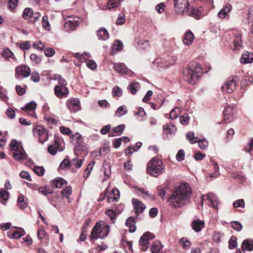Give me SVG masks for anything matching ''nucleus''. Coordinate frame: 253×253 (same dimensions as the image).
Returning a JSON list of instances; mask_svg holds the SVG:
<instances>
[{"label":"nucleus","instance_id":"1","mask_svg":"<svg viewBox=\"0 0 253 253\" xmlns=\"http://www.w3.org/2000/svg\"><path fill=\"white\" fill-rule=\"evenodd\" d=\"M192 189L187 183H181L168 198V202L175 208L184 205L191 198Z\"/></svg>","mask_w":253,"mask_h":253},{"label":"nucleus","instance_id":"2","mask_svg":"<svg viewBox=\"0 0 253 253\" xmlns=\"http://www.w3.org/2000/svg\"><path fill=\"white\" fill-rule=\"evenodd\" d=\"M202 74L201 65L197 62H191L188 64V68L183 70V79L189 84H194Z\"/></svg>","mask_w":253,"mask_h":253},{"label":"nucleus","instance_id":"3","mask_svg":"<svg viewBox=\"0 0 253 253\" xmlns=\"http://www.w3.org/2000/svg\"><path fill=\"white\" fill-rule=\"evenodd\" d=\"M165 170V166L162 161L157 157L152 158L147 164V173L154 177L162 174Z\"/></svg>","mask_w":253,"mask_h":253},{"label":"nucleus","instance_id":"4","mask_svg":"<svg viewBox=\"0 0 253 253\" xmlns=\"http://www.w3.org/2000/svg\"><path fill=\"white\" fill-rule=\"evenodd\" d=\"M110 231V226L104 222H97L92 228L90 239L92 241L97 240L98 238L103 239L107 236Z\"/></svg>","mask_w":253,"mask_h":253},{"label":"nucleus","instance_id":"5","mask_svg":"<svg viewBox=\"0 0 253 253\" xmlns=\"http://www.w3.org/2000/svg\"><path fill=\"white\" fill-rule=\"evenodd\" d=\"M10 149L12 151V156L15 160H25L27 155L21 144L16 140H12L10 144Z\"/></svg>","mask_w":253,"mask_h":253},{"label":"nucleus","instance_id":"6","mask_svg":"<svg viewBox=\"0 0 253 253\" xmlns=\"http://www.w3.org/2000/svg\"><path fill=\"white\" fill-rule=\"evenodd\" d=\"M174 2V9L177 14L185 15L189 14L188 10L190 4L187 0H172Z\"/></svg>","mask_w":253,"mask_h":253},{"label":"nucleus","instance_id":"7","mask_svg":"<svg viewBox=\"0 0 253 253\" xmlns=\"http://www.w3.org/2000/svg\"><path fill=\"white\" fill-rule=\"evenodd\" d=\"M34 135L39 138V142L44 143L48 138L47 130L41 126H38L33 129Z\"/></svg>","mask_w":253,"mask_h":253},{"label":"nucleus","instance_id":"8","mask_svg":"<svg viewBox=\"0 0 253 253\" xmlns=\"http://www.w3.org/2000/svg\"><path fill=\"white\" fill-rule=\"evenodd\" d=\"M155 238L154 234L150 232H147L144 233L139 240V244L142 246L141 250L146 251L148 249V245L150 243V241Z\"/></svg>","mask_w":253,"mask_h":253},{"label":"nucleus","instance_id":"9","mask_svg":"<svg viewBox=\"0 0 253 253\" xmlns=\"http://www.w3.org/2000/svg\"><path fill=\"white\" fill-rule=\"evenodd\" d=\"M188 12L189 14H185V15L191 16L197 19H200L206 14L202 6L192 7L191 10L190 8L189 9Z\"/></svg>","mask_w":253,"mask_h":253},{"label":"nucleus","instance_id":"10","mask_svg":"<svg viewBox=\"0 0 253 253\" xmlns=\"http://www.w3.org/2000/svg\"><path fill=\"white\" fill-rule=\"evenodd\" d=\"M238 81L237 77H235L226 82L224 85L222 87V90L227 93H231L235 89L236 82Z\"/></svg>","mask_w":253,"mask_h":253},{"label":"nucleus","instance_id":"11","mask_svg":"<svg viewBox=\"0 0 253 253\" xmlns=\"http://www.w3.org/2000/svg\"><path fill=\"white\" fill-rule=\"evenodd\" d=\"M54 93L57 97L62 98L66 97L69 91L66 85H57L54 87Z\"/></svg>","mask_w":253,"mask_h":253},{"label":"nucleus","instance_id":"12","mask_svg":"<svg viewBox=\"0 0 253 253\" xmlns=\"http://www.w3.org/2000/svg\"><path fill=\"white\" fill-rule=\"evenodd\" d=\"M132 202L133 205L136 218H139V213H141L146 208V206L141 201L137 199H132Z\"/></svg>","mask_w":253,"mask_h":253},{"label":"nucleus","instance_id":"13","mask_svg":"<svg viewBox=\"0 0 253 253\" xmlns=\"http://www.w3.org/2000/svg\"><path fill=\"white\" fill-rule=\"evenodd\" d=\"M204 197L209 202L208 203L209 206L213 208H217L219 202L217 197L213 193H209L206 195L202 196V202L205 200Z\"/></svg>","mask_w":253,"mask_h":253},{"label":"nucleus","instance_id":"14","mask_svg":"<svg viewBox=\"0 0 253 253\" xmlns=\"http://www.w3.org/2000/svg\"><path fill=\"white\" fill-rule=\"evenodd\" d=\"M31 74L30 68L26 65L18 67L16 68V74L17 78H18L19 75H21L22 77L26 78L29 77Z\"/></svg>","mask_w":253,"mask_h":253},{"label":"nucleus","instance_id":"15","mask_svg":"<svg viewBox=\"0 0 253 253\" xmlns=\"http://www.w3.org/2000/svg\"><path fill=\"white\" fill-rule=\"evenodd\" d=\"M73 141L75 142L76 148L79 150H82L84 148V141L82 135L79 133H76L73 135Z\"/></svg>","mask_w":253,"mask_h":253},{"label":"nucleus","instance_id":"16","mask_svg":"<svg viewBox=\"0 0 253 253\" xmlns=\"http://www.w3.org/2000/svg\"><path fill=\"white\" fill-rule=\"evenodd\" d=\"M231 4L228 3L225 6L223 7L218 13V16L221 19L228 18L229 17V13L232 9Z\"/></svg>","mask_w":253,"mask_h":253},{"label":"nucleus","instance_id":"17","mask_svg":"<svg viewBox=\"0 0 253 253\" xmlns=\"http://www.w3.org/2000/svg\"><path fill=\"white\" fill-rule=\"evenodd\" d=\"M234 109L233 106L231 107L228 106L224 109L223 114L226 123H229L233 120L234 115L233 110Z\"/></svg>","mask_w":253,"mask_h":253},{"label":"nucleus","instance_id":"18","mask_svg":"<svg viewBox=\"0 0 253 253\" xmlns=\"http://www.w3.org/2000/svg\"><path fill=\"white\" fill-rule=\"evenodd\" d=\"M79 23L75 20L74 18L70 17L66 20L64 24V27L68 30H73L79 26Z\"/></svg>","mask_w":253,"mask_h":253},{"label":"nucleus","instance_id":"19","mask_svg":"<svg viewBox=\"0 0 253 253\" xmlns=\"http://www.w3.org/2000/svg\"><path fill=\"white\" fill-rule=\"evenodd\" d=\"M191 226L195 232H198L205 227V222L198 219L192 221Z\"/></svg>","mask_w":253,"mask_h":253},{"label":"nucleus","instance_id":"20","mask_svg":"<svg viewBox=\"0 0 253 253\" xmlns=\"http://www.w3.org/2000/svg\"><path fill=\"white\" fill-rule=\"evenodd\" d=\"M96 34L99 40L106 41L109 38V34L107 30L103 27L97 31Z\"/></svg>","mask_w":253,"mask_h":253},{"label":"nucleus","instance_id":"21","mask_svg":"<svg viewBox=\"0 0 253 253\" xmlns=\"http://www.w3.org/2000/svg\"><path fill=\"white\" fill-rule=\"evenodd\" d=\"M114 70L120 74H127L128 69L124 63H114Z\"/></svg>","mask_w":253,"mask_h":253},{"label":"nucleus","instance_id":"22","mask_svg":"<svg viewBox=\"0 0 253 253\" xmlns=\"http://www.w3.org/2000/svg\"><path fill=\"white\" fill-rule=\"evenodd\" d=\"M253 61V54L248 51L244 52L240 59L242 63L246 64L251 63Z\"/></svg>","mask_w":253,"mask_h":253},{"label":"nucleus","instance_id":"23","mask_svg":"<svg viewBox=\"0 0 253 253\" xmlns=\"http://www.w3.org/2000/svg\"><path fill=\"white\" fill-rule=\"evenodd\" d=\"M242 248L243 251H252L253 250V240L248 239L244 240L242 244Z\"/></svg>","mask_w":253,"mask_h":253},{"label":"nucleus","instance_id":"24","mask_svg":"<svg viewBox=\"0 0 253 253\" xmlns=\"http://www.w3.org/2000/svg\"><path fill=\"white\" fill-rule=\"evenodd\" d=\"M194 39L193 34L191 31H188L185 33L183 42L185 44L188 45L193 42Z\"/></svg>","mask_w":253,"mask_h":253},{"label":"nucleus","instance_id":"25","mask_svg":"<svg viewBox=\"0 0 253 253\" xmlns=\"http://www.w3.org/2000/svg\"><path fill=\"white\" fill-rule=\"evenodd\" d=\"M135 219L132 216L128 217L126 220V225L129 228V232L133 233L136 230Z\"/></svg>","mask_w":253,"mask_h":253},{"label":"nucleus","instance_id":"26","mask_svg":"<svg viewBox=\"0 0 253 253\" xmlns=\"http://www.w3.org/2000/svg\"><path fill=\"white\" fill-rule=\"evenodd\" d=\"M103 170L104 174L107 178H109L111 175V165L107 160H105L103 164Z\"/></svg>","mask_w":253,"mask_h":253},{"label":"nucleus","instance_id":"27","mask_svg":"<svg viewBox=\"0 0 253 253\" xmlns=\"http://www.w3.org/2000/svg\"><path fill=\"white\" fill-rule=\"evenodd\" d=\"M79 104V100L77 98H74L68 103V106L70 110L76 111L78 110Z\"/></svg>","mask_w":253,"mask_h":253},{"label":"nucleus","instance_id":"28","mask_svg":"<svg viewBox=\"0 0 253 253\" xmlns=\"http://www.w3.org/2000/svg\"><path fill=\"white\" fill-rule=\"evenodd\" d=\"M163 130L167 134H172L176 131V127L172 124H169L163 126Z\"/></svg>","mask_w":253,"mask_h":253},{"label":"nucleus","instance_id":"29","mask_svg":"<svg viewBox=\"0 0 253 253\" xmlns=\"http://www.w3.org/2000/svg\"><path fill=\"white\" fill-rule=\"evenodd\" d=\"M163 246L159 241H155L153 243L151 250L152 253H157L162 249Z\"/></svg>","mask_w":253,"mask_h":253},{"label":"nucleus","instance_id":"30","mask_svg":"<svg viewBox=\"0 0 253 253\" xmlns=\"http://www.w3.org/2000/svg\"><path fill=\"white\" fill-rule=\"evenodd\" d=\"M127 113V107L123 105L120 107H119L116 112L115 115L117 117H122L124 115H126Z\"/></svg>","mask_w":253,"mask_h":253},{"label":"nucleus","instance_id":"31","mask_svg":"<svg viewBox=\"0 0 253 253\" xmlns=\"http://www.w3.org/2000/svg\"><path fill=\"white\" fill-rule=\"evenodd\" d=\"M65 183V181L63 179L57 178L52 181V186L55 188H61L62 187Z\"/></svg>","mask_w":253,"mask_h":253},{"label":"nucleus","instance_id":"32","mask_svg":"<svg viewBox=\"0 0 253 253\" xmlns=\"http://www.w3.org/2000/svg\"><path fill=\"white\" fill-rule=\"evenodd\" d=\"M37 107V104L34 102L31 101L29 102L27 105L24 108H21V109L25 111H34Z\"/></svg>","mask_w":253,"mask_h":253},{"label":"nucleus","instance_id":"33","mask_svg":"<svg viewBox=\"0 0 253 253\" xmlns=\"http://www.w3.org/2000/svg\"><path fill=\"white\" fill-rule=\"evenodd\" d=\"M24 231L16 230L12 233H9L8 236L10 238L18 239L23 235Z\"/></svg>","mask_w":253,"mask_h":253},{"label":"nucleus","instance_id":"34","mask_svg":"<svg viewBox=\"0 0 253 253\" xmlns=\"http://www.w3.org/2000/svg\"><path fill=\"white\" fill-rule=\"evenodd\" d=\"M33 15V11L31 8H26L23 12L22 16L24 18L27 19L32 17Z\"/></svg>","mask_w":253,"mask_h":253},{"label":"nucleus","instance_id":"35","mask_svg":"<svg viewBox=\"0 0 253 253\" xmlns=\"http://www.w3.org/2000/svg\"><path fill=\"white\" fill-rule=\"evenodd\" d=\"M123 43L121 41L117 40L114 42V43L113 45L112 50L120 51L123 49Z\"/></svg>","mask_w":253,"mask_h":253},{"label":"nucleus","instance_id":"36","mask_svg":"<svg viewBox=\"0 0 253 253\" xmlns=\"http://www.w3.org/2000/svg\"><path fill=\"white\" fill-rule=\"evenodd\" d=\"M235 49H239V48L241 47L242 45V40L241 36L239 34L236 36L235 39L234 41Z\"/></svg>","mask_w":253,"mask_h":253},{"label":"nucleus","instance_id":"37","mask_svg":"<svg viewBox=\"0 0 253 253\" xmlns=\"http://www.w3.org/2000/svg\"><path fill=\"white\" fill-rule=\"evenodd\" d=\"M180 113L179 108L176 107L171 111L169 114V117L171 119H176Z\"/></svg>","mask_w":253,"mask_h":253},{"label":"nucleus","instance_id":"38","mask_svg":"<svg viewBox=\"0 0 253 253\" xmlns=\"http://www.w3.org/2000/svg\"><path fill=\"white\" fill-rule=\"evenodd\" d=\"M186 137L191 144L195 143L198 141V138L195 137L193 132H188L186 134Z\"/></svg>","mask_w":253,"mask_h":253},{"label":"nucleus","instance_id":"39","mask_svg":"<svg viewBox=\"0 0 253 253\" xmlns=\"http://www.w3.org/2000/svg\"><path fill=\"white\" fill-rule=\"evenodd\" d=\"M138 194L141 195L143 198L148 199L151 198L150 194H149L148 191L146 190L143 188H140L138 189Z\"/></svg>","mask_w":253,"mask_h":253},{"label":"nucleus","instance_id":"40","mask_svg":"<svg viewBox=\"0 0 253 253\" xmlns=\"http://www.w3.org/2000/svg\"><path fill=\"white\" fill-rule=\"evenodd\" d=\"M42 25L44 29L47 31L50 30V25L48 20V17L47 16H44L42 17Z\"/></svg>","mask_w":253,"mask_h":253},{"label":"nucleus","instance_id":"41","mask_svg":"<svg viewBox=\"0 0 253 253\" xmlns=\"http://www.w3.org/2000/svg\"><path fill=\"white\" fill-rule=\"evenodd\" d=\"M19 207L21 209H24L27 206V202L25 201L24 197L20 195L17 200Z\"/></svg>","mask_w":253,"mask_h":253},{"label":"nucleus","instance_id":"42","mask_svg":"<svg viewBox=\"0 0 253 253\" xmlns=\"http://www.w3.org/2000/svg\"><path fill=\"white\" fill-rule=\"evenodd\" d=\"M82 160L78 159L76 158L73 159L71 161V166H74L75 168L79 169L81 167L82 165Z\"/></svg>","mask_w":253,"mask_h":253},{"label":"nucleus","instance_id":"43","mask_svg":"<svg viewBox=\"0 0 253 253\" xmlns=\"http://www.w3.org/2000/svg\"><path fill=\"white\" fill-rule=\"evenodd\" d=\"M146 115L144 110L142 108H139L138 110L135 113V115L137 117L138 120L139 121H142V118L144 116Z\"/></svg>","mask_w":253,"mask_h":253},{"label":"nucleus","instance_id":"44","mask_svg":"<svg viewBox=\"0 0 253 253\" xmlns=\"http://www.w3.org/2000/svg\"><path fill=\"white\" fill-rule=\"evenodd\" d=\"M179 242L182 245L183 248L185 249H188L191 246L190 242L186 238H181Z\"/></svg>","mask_w":253,"mask_h":253},{"label":"nucleus","instance_id":"45","mask_svg":"<svg viewBox=\"0 0 253 253\" xmlns=\"http://www.w3.org/2000/svg\"><path fill=\"white\" fill-rule=\"evenodd\" d=\"M72 188L70 186H67L65 189L62 191L61 194L63 197L67 198L69 199V197L72 194Z\"/></svg>","mask_w":253,"mask_h":253},{"label":"nucleus","instance_id":"46","mask_svg":"<svg viewBox=\"0 0 253 253\" xmlns=\"http://www.w3.org/2000/svg\"><path fill=\"white\" fill-rule=\"evenodd\" d=\"M55 80L58 81L59 85H66L67 83L65 80H64L61 75L55 74L54 75Z\"/></svg>","mask_w":253,"mask_h":253},{"label":"nucleus","instance_id":"47","mask_svg":"<svg viewBox=\"0 0 253 253\" xmlns=\"http://www.w3.org/2000/svg\"><path fill=\"white\" fill-rule=\"evenodd\" d=\"M237 239L234 236H232L229 241V248L230 249H234L237 247Z\"/></svg>","mask_w":253,"mask_h":253},{"label":"nucleus","instance_id":"48","mask_svg":"<svg viewBox=\"0 0 253 253\" xmlns=\"http://www.w3.org/2000/svg\"><path fill=\"white\" fill-rule=\"evenodd\" d=\"M130 92L132 94H135L139 87V84L137 83H131L129 86Z\"/></svg>","mask_w":253,"mask_h":253},{"label":"nucleus","instance_id":"49","mask_svg":"<svg viewBox=\"0 0 253 253\" xmlns=\"http://www.w3.org/2000/svg\"><path fill=\"white\" fill-rule=\"evenodd\" d=\"M34 171L39 176H42L44 173V169L43 167H35Z\"/></svg>","mask_w":253,"mask_h":253},{"label":"nucleus","instance_id":"50","mask_svg":"<svg viewBox=\"0 0 253 253\" xmlns=\"http://www.w3.org/2000/svg\"><path fill=\"white\" fill-rule=\"evenodd\" d=\"M197 142H198L199 147L201 149L205 150L207 148L208 146V142L205 139L199 140H198Z\"/></svg>","mask_w":253,"mask_h":253},{"label":"nucleus","instance_id":"51","mask_svg":"<svg viewBox=\"0 0 253 253\" xmlns=\"http://www.w3.org/2000/svg\"><path fill=\"white\" fill-rule=\"evenodd\" d=\"M71 166V162L67 159H64L60 165V168L62 169H67Z\"/></svg>","mask_w":253,"mask_h":253},{"label":"nucleus","instance_id":"52","mask_svg":"<svg viewBox=\"0 0 253 253\" xmlns=\"http://www.w3.org/2000/svg\"><path fill=\"white\" fill-rule=\"evenodd\" d=\"M233 205L234 208H244L245 207V202L243 199L238 200L235 201Z\"/></svg>","mask_w":253,"mask_h":253},{"label":"nucleus","instance_id":"53","mask_svg":"<svg viewBox=\"0 0 253 253\" xmlns=\"http://www.w3.org/2000/svg\"><path fill=\"white\" fill-rule=\"evenodd\" d=\"M126 21V16L124 14H120L116 21L117 25H123Z\"/></svg>","mask_w":253,"mask_h":253},{"label":"nucleus","instance_id":"54","mask_svg":"<svg viewBox=\"0 0 253 253\" xmlns=\"http://www.w3.org/2000/svg\"><path fill=\"white\" fill-rule=\"evenodd\" d=\"M180 122L181 124L186 125L189 122V117L187 114H184L180 117Z\"/></svg>","mask_w":253,"mask_h":253},{"label":"nucleus","instance_id":"55","mask_svg":"<svg viewBox=\"0 0 253 253\" xmlns=\"http://www.w3.org/2000/svg\"><path fill=\"white\" fill-rule=\"evenodd\" d=\"M44 119L50 124H56L57 123V121L55 119L47 114L44 115Z\"/></svg>","mask_w":253,"mask_h":253},{"label":"nucleus","instance_id":"56","mask_svg":"<svg viewBox=\"0 0 253 253\" xmlns=\"http://www.w3.org/2000/svg\"><path fill=\"white\" fill-rule=\"evenodd\" d=\"M20 176L22 178L26 179L27 180L31 181V178L29 173L26 171L23 170L20 173Z\"/></svg>","mask_w":253,"mask_h":253},{"label":"nucleus","instance_id":"57","mask_svg":"<svg viewBox=\"0 0 253 253\" xmlns=\"http://www.w3.org/2000/svg\"><path fill=\"white\" fill-rule=\"evenodd\" d=\"M232 227L236 230L239 231L242 228L241 223L238 221H233L231 223Z\"/></svg>","mask_w":253,"mask_h":253},{"label":"nucleus","instance_id":"58","mask_svg":"<svg viewBox=\"0 0 253 253\" xmlns=\"http://www.w3.org/2000/svg\"><path fill=\"white\" fill-rule=\"evenodd\" d=\"M113 93L114 96H121L122 95V89L117 86H115L113 89Z\"/></svg>","mask_w":253,"mask_h":253},{"label":"nucleus","instance_id":"59","mask_svg":"<svg viewBox=\"0 0 253 253\" xmlns=\"http://www.w3.org/2000/svg\"><path fill=\"white\" fill-rule=\"evenodd\" d=\"M30 59L36 64H39L41 61V58L37 54L32 53L30 55Z\"/></svg>","mask_w":253,"mask_h":253},{"label":"nucleus","instance_id":"60","mask_svg":"<svg viewBox=\"0 0 253 253\" xmlns=\"http://www.w3.org/2000/svg\"><path fill=\"white\" fill-rule=\"evenodd\" d=\"M47 150L50 154L54 155L57 153V147L54 145H51L48 147Z\"/></svg>","mask_w":253,"mask_h":253},{"label":"nucleus","instance_id":"61","mask_svg":"<svg viewBox=\"0 0 253 253\" xmlns=\"http://www.w3.org/2000/svg\"><path fill=\"white\" fill-rule=\"evenodd\" d=\"M185 156V153L183 150H180L178 151L176 154V158L178 161L180 162L184 160Z\"/></svg>","mask_w":253,"mask_h":253},{"label":"nucleus","instance_id":"62","mask_svg":"<svg viewBox=\"0 0 253 253\" xmlns=\"http://www.w3.org/2000/svg\"><path fill=\"white\" fill-rule=\"evenodd\" d=\"M31 79L35 83L39 82L40 80V77L39 73L37 72H33L32 74Z\"/></svg>","mask_w":253,"mask_h":253},{"label":"nucleus","instance_id":"63","mask_svg":"<svg viewBox=\"0 0 253 253\" xmlns=\"http://www.w3.org/2000/svg\"><path fill=\"white\" fill-rule=\"evenodd\" d=\"M59 129L60 132L64 134L70 135L72 132L71 130L69 128L64 126H60Z\"/></svg>","mask_w":253,"mask_h":253},{"label":"nucleus","instance_id":"64","mask_svg":"<svg viewBox=\"0 0 253 253\" xmlns=\"http://www.w3.org/2000/svg\"><path fill=\"white\" fill-rule=\"evenodd\" d=\"M55 50L53 48L48 47L44 50V54L47 57H51L55 54Z\"/></svg>","mask_w":253,"mask_h":253}]
</instances>
